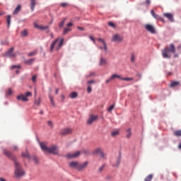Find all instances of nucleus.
I'll list each match as a JSON object with an SVG mask.
<instances>
[{
  "label": "nucleus",
  "instance_id": "1",
  "mask_svg": "<svg viewBox=\"0 0 181 181\" xmlns=\"http://www.w3.org/2000/svg\"><path fill=\"white\" fill-rule=\"evenodd\" d=\"M40 146L43 152H48V153H52V155H59L58 146L52 145L50 147H47L45 143H40Z\"/></svg>",
  "mask_w": 181,
  "mask_h": 181
},
{
  "label": "nucleus",
  "instance_id": "2",
  "mask_svg": "<svg viewBox=\"0 0 181 181\" xmlns=\"http://www.w3.org/2000/svg\"><path fill=\"white\" fill-rule=\"evenodd\" d=\"M14 177H16V179H21V177H23V176L25 175V173L21 163H19V162L17 160H14Z\"/></svg>",
  "mask_w": 181,
  "mask_h": 181
},
{
  "label": "nucleus",
  "instance_id": "3",
  "mask_svg": "<svg viewBox=\"0 0 181 181\" xmlns=\"http://www.w3.org/2000/svg\"><path fill=\"white\" fill-rule=\"evenodd\" d=\"M170 53H176V49L173 44H170L169 47H166L162 50V56L164 59H170Z\"/></svg>",
  "mask_w": 181,
  "mask_h": 181
},
{
  "label": "nucleus",
  "instance_id": "4",
  "mask_svg": "<svg viewBox=\"0 0 181 181\" xmlns=\"http://www.w3.org/2000/svg\"><path fill=\"white\" fill-rule=\"evenodd\" d=\"M63 43H64V40L63 38H57L52 44L49 48L50 52H53V50H60L62 46H63Z\"/></svg>",
  "mask_w": 181,
  "mask_h": 181
},
{
  "label": "nucleus",
  "instance_id": "5",
  "mask_svg": "<svg viewBox=\"0 0 181 181\" xmlns=\"http://www.w3.org/2000/svg\"><path fill=\"white\" fill-rule=\"evenodd\" d=\"M32 97V92H27L25 95L21 94L17 96V100L19 101L20 100H22L24 103H26V101H28V98Z\"/></svg>",
  "mask_w": 181,
  "mask_h": 181
},
{
  "label": "nucleus",
  "instance_id": "6",
  "mask_svg": "<svg viewBox=\"0 0 181 181\" xmlns=\"http://www.w3.org/2000/svg\"><path fill=\"white\" fill-rule=\"evenodd\" d=\"M81 153V152L80 151H76L75 153H69L66 154V158H68V159H74V158H78Z\"/></svg>",
  "mask_w": 181,
  "mask_h": 181
},
{
  "label": "nucleus",
  "instance_id": "7",
  "mask_svg": "<svg viewBox=\"0 0 181 181\" xmlns=\"http://www.w3.org/2000/svg\"><path fill=\"white\" fill-rule=\"evenodd\" d=\"M145 29L149 32L150 33H156V31L155 30V27H153V25H151V24H146L145 25Z\"/></svg>",
  "mask_w": 181,
  "mask_h": 181
},
{
  "label": "nucleus",
  "instance_id": "8",
  "mask_svg": "<svg viewBox=\"0 0 181 181\" xmlns=\"http://www.w3.org/2000/svg\"><path fill=\"white\" fill-rule=\"evenodd\" d=\"M112 42H122V37L119 34H115L112 37Z\"/></svg>",
  "mask_w": 181,
  "mask_h": 181
},
{
  "label": "nucleus",
  "instance_id": "9",
  "mask_svg": "<svg viewBox=\"0 0 181 181\" xmlns=\"http://www.w3.org/2000/svg\"><path fill=\"white\" fill-rule=\"evenodd\" d=\"M151 13L154 19H156L157 21H161L162 22H165V20H163V18L159 16V15L156 13V12L153 10L151 11Z\"/></svg>",
  "mask_w": 181,
  "mask_h": 181
},
{
  "label": "nucleus",
  "instance_id": "10",
  "mask_svg": "<svg viewBox=\"0 0 181 181\" xmlns=\"http://www.w3.org/2000/svg\"><path fill=\"white\" fill-rule=\"evenodd\" d=\"M8 57H16V54L13 53V47L10 48L6 53Z\"/></svg>",
  "mask_w": 181,
  "mask_h": 181
},
{
  "label": "nucleus",
  "instance_id": "11",
  "mask_svg": "<svg viewBox=\"0 0 181 181\" xmlns=\"http://www.w3.org/2000/svg\"><path fill=\"white\" fill-rule=\"evenodd\" d=\"M94 153L99 155L100 158H105V154L104 153V152H103V150L101 148H96L94 151Z\"/></svg>",
  "mask_w": 181,
  "mask_h": 181
},
{
  "label": "nucleus",
  "instance_id": "12",
  "mask_svg": "<svg viewBox=\"0 0 181 181\" xmlns=\"http://www.w3.org/2000/svg\"><path fill=\"white\" fill-rule=\"evenodd\" d=\"M88 166V162H84L83 163H78V170H83V169H86Z\"/></svg>",
  "mask_w": 181,
  "mask_h": 181
},
{
  "label": "nucleus",
  "instance_id": "13",
  "mask_svg": "<svg viewBox=\"0 0 181 181\" xmlns=\"http://www.w3.org/2000/svg\"><path fill=\"white\" fill-rule=\"evenodd\" d=\"M163 16H165V18H168V21H170V22H174L175 20L173 19V14L170 13H163Z\"/></svg>",
  "mask_w": 181,
  "mask_h": 181
},
{
  "label": "nucleus",
  "instance_id": "14",
  "mask_svg": "<svg viewBox=\"0 0 181 181\" xmlns=\"http://www.w3.org/2000/svg\"><path fill=\"white\" fill-rule=\"evenodd\" d=\"M98 118L97 115H90L89 119H88V124L90 125L94 122V121H96V119Z\"/></svg>",
  "mask_w": 181,
  "mask_h": 181
},
{
  "label": "nucleus",
  "instance_id": "15",
  "mask_svg": "<svg viewBox=\"0 0 181 181\" xmlns=\"http://www.w3.org/2000/svg\"><path fill=\"white\" fill-rule=\"evenodd\" d=\"M70 168H74L75 169H78V162L72 161L69 163Z\"/></svg>",
  "mask_w": 181,
  "mask_h": 181
},
{
  "label": "nucleus",
  "instance_id": "16",
  "mask_svg": "<svg viewBox=\"0 0 181 181\" xmlns=\"http://www.w3.org/2000/svg\"><path fill=\"white\" fill-rule=\"evenodd\" d=\"M71 129H63L61 131L62 135H69V134H71Z\"/></svg>",
  "mask_w": 181,
  "mask_h": 181
},
{
  "label": "nucleus",
  "instance_id": "17",
  "mask_svg": "<svg viewBox=\"0 0 181 181\" xmlns=\"http://www.w3.org/2000/svg\"><path fill=\"white\" fill-rule=\"evenodd\" d=\"M98 42H100V43H102V45H103V49L105 52H107V43H105V41H104L103 38H98Z\"/></svg>",
  "mask_w": 181,
  "mask_h": 181
},
{
  "label": "nucleus",
  "instance_id": "18",
  "mask_svg": "<svg viewBox=\"0 0 181 181\" xmlns=\"http://www.w3.org/2000/svg\"><path fill=\"white\" fill-rule=\"evenodd\" d=\"M21 156L23 158H26L27 159L30 160V155H29V151H25V152H23L22 154H21Z\"/></svg>",
  "mask_w": 181,
  "mask_h": 181
},
{
  "label": "nucleus",
  "instance_id": "19",
  "mask_svg": "<svg viewBox=\"0 0 181 181\" xmlns=\"http://www.w3.org/2000/svg\"><path fill=\"white\" fill-rule=\"evenodd\" d=\"M35 6H36V0H30V8L32 12L35 11Z\"/></svg>",
  "mask_w": 181,
  "mask_h": 181
},
{
  "label": "nucleus",
  "instance_id": "20",
  "mask_svg": "<svg viewBox=\"0 0 181 181\" xmlns=\"http://www.w3.org/2000/svg\"><path fill=\"white\" fill-rule=\"evenodd\" d=\"M107 64V59L101 57L99 62V66H105Z\"/></svg>",
  "mask_w": 181,
  "mask_h": 181
},
{
  "label": "nucleus",
  "instance_id": "21",
  "mask_svg": "<svg viewBox=\"0 0 181 181\" xmlns=\"http://www.w3.org/2000/svg\"><path fill=\"white\" fill-rule=\"evenodd\" d=\"M126 132H127V138L129 139L131 138V135H132V132L131 128H128L127 129H126Z\"/></svg>",
  "mask_w": 181,
  "mask_h": 181
},
{
  "label": "nucleus",
  "instance_id": "22",
  "mask_svg": "<svg viewBox=\"0 0 181 181\" xmlns=\"http://www.w3.org/2000/svg\"><path fill=\"white\" fill-rule=\"evenodd\" d=\"M115 78H119L120 80H122V77L117 74H112L110 77V80H115Z\"/></svg>",
  "mask_w": 181,
  "mask_h": 181
},
{
  "label": "nucleus",
  "instance_id": "23",
  "mask_svg": "<svg viewBox=\"0 0 181 181\" xmlns=\"http://www.w3.org/2000/svg\"><path fill=\"white\" fill-rule=\"evenodd\" d=\"M4 155H6V156H7L8 158H12V153H11L8 150H4Z\"/></svg>",
  "mask_w": 181,
  "mask_h": 181
},
{
  "label": "nucleus",
  "instance_id": "24",
  "mask_svg": "<svg viewBox=\"0 0 181 181\" xmlns=\"http://www.w3.org/2000/svg\"><path fill=\"white\" fill-rule=\"evenodd\" d=\"M179 84H180L179 83V81H173L170 85V87H171L172 88H173V87H177V86H179Z\"/></svg>",
  "mask_w": 181,
  "mask_h": 181
},
{
  "label": "nucleus",
  "instance_id": "25",
  "mask_svg": "<svg viewBox=\"0 0 181 181\" xmlns=\"http://www.w3.org/2000/svg\"><path fill=\"white\" fill-rule=\"evenodd\" d=\"M11 15L6 16L7 27L9 28L11 26Z\"/></svg>",
  "mask_w": 181,
  "mask_h": 181
},
{
  "label": "nucleus",
  "instance_id": "26",
  "mask_svg": "<svg viewBox=\"0 0 181 181\" xmlns=\"http://www.w3.org/2000/svg\"><path fill=\"white\" fill-rule=\"evenodd\" d=\"M21 12V5H18L13 11V15H18V13Z\"/></svg>",
  "mask_w": 181,
  "mask_h": 181
},
{
  "label": "nucleus",
  "instance_id": "27",
  "mask_svg": "<svg viewBox=\"0 0 181 181\" xmlns=\"http://www.w3.org/2000/svg\"><path fill=\"white\" fill-rule=\"evenodd\" d=\"M112 136H117V135H119V130H114L112 132Z\"/></svg>",
  "mask_w": 181,
  "mask_h": 181
},
{
  "label": "nucleus",
  "instance_id": "28",
  "mask_svg": "<svg viewBox=\"0 0 181 181\" xmlns=\"http://www.w3.org/2000/svg\"><path fill=\"white\" fill-rule=\"evenodd\" d=\"M121 163V158H119L115 164L113 165V166H115V168H118L119 166V164Z\"/></svg>",
  "mask_w": 181,
  "mask_h": 181
},
{
  "label": "nucleus",
  "instance_id": "29",
  "mask_svg": "<svg viewBox=\"0 0 181 181\" xmlns=\"http://www.w3.org/2000/svg\"><path fill=\"white\" fill-rule=\"evenodd\" d=\"M173 134L175 136H181V129L175 131Z\"/></svg>",
  "mask_w": 181,
  "mask_h": 181
},
{
  "label": "nucleus",
  "instance_id": "30",
  "mask_svg": "<svg viewBox=\"0 0 181 181\" xmlns=\"http://www.w3.org/2000/svg\"><path fill=\"white\" fill-rule=\"evenodd\" d=\"M153 177V175L152 174H150L144 179V181H151Z\"/></svg>",
  "mask_w": 181,
  "mask_h": 181
},
{
  "label": "nucleus",
  "instance_id": "31",
  "mask_svg": "<svg viewBox=\"0 0 181 181\" xmlns=\"http://www.w3.org/2000/svg\"><path fill=\"white\" fill-rule=\"evenodd\" d=\"M21 35L23 37H25V36H28V30H23V31H21Z\"/></svg>",
  "mask_w": 181,
  "mask_h": 181
},
{
  "label": "nucleus",
  "instance_id": "32",
  "mask_svg": "<svg viewBox=\"0 0 181 181\" xmlns=\"http://www.w3.org/2000/svg\"><path fill=\"white\" fill-rule=\"evenodd\" d=\"M70 98H77V93L72 92L69 95Z\"/></svg>",
  "mask_w": 181,
  "mask_h": 181
},
{
  "label": "nucleus",
  "instance_id": "33",
  "mask_svg": "<svg viewBox=\"0 0 181 181\" xmlns=\"http://www.w3.org/2000/svg\"><path fill=\"white\" fill-rule=\"evenodd\" d=\"M71 30V28H66L64 29L63 35H67L69 32Z\"/></svg>",
  "mask_w": 181,
  "mask_h": 181
},
{
  "label": "nucleus",
  "instance_id": "34",
  "mask_svg": "<svg viewBox=\"0 0 181 181\" xmlns=\"http://www.w3.org/2000/svg\"><path fill=\"white\" fill-rule=\"evenodd\" d=\"M66 21H67V18H64L62 21L59 23V28H62L64 26V23H66Z\"/></svg>",
  "mask_w": 181,
  "mask_h": 181
},
{
  "label": "nucleus",
  "instance_id": "35",
  "mask_svg": "<svg viewBox=\"0 0 181 181\" xmlns=\"http://www.w3.org/2000/svg\"><path fill=\"white\" fill-rule=\"evenodd\" d=\"M49 98L50 100L51 105H53V107H54L55 104H54V100H53L52 96L49 95Z\"/></svg>",
  "mask_w": 181,
  "mask_h": 181
},
{
  "label": "nucleus",
  "instance_id": "36",
  "mask_svg": "<svg viewBox=\"0 0 181 181\" xmlns=\"http://www.w3.org/2000/svg\"><path fill=\"white\" fill-rule=\"evenodd\" d=\"M122 80L124 81H134V78H122Z\"/></svg>",
  "mask_w": 181,
  "mask_h": 181
},
{
  "label": "nucleus",
  "instance_id": "37",
  "mask_svg": "<svg viewBox=\"0 0 181 181\" xmlns=\"http://www.w3.org/2000/svg\"><path fill=\"white\" fill-rule=\"evenodd\" d=\"M130 61L132 62V63H134L135 62V54L132 53L131 54Z\"/></svg>",
  "mask_w": 181,
  "mask_h": 181
},
{
  "label": "nucleus",
  "instance_id": "38",
  "mask_svg": "<svg viewBox=\"0 0 181 181\" xmlns=\"http://www.w3.org/2000/svg\"><path fill=\"white\" fill-rule=\"evenodd\" d=\"M35 62V59H30L29 60L25 61L26 64H32Z\"/></svg>",
  "mask_w": 181,
  "mask_h": 181
},
{
  "label": "nucleus",
  "instance_id": "39",
  "mask_svg": "<svg viewBox=\"0 0 181 181\" xmlns=\"http://www.w3.org/2000/svg\"><path fill=\"white\" fill-rule=\"evenodd\" d=\"M13 91L12 90V89L9 88L7 90V92H6V95H12Z\"/></svg>",
  "mask_w": 181,
  "mask_h": 181
},
{
  "label": "nucleus",
  "instance_id": "40",
  "mask_svg": "<svg viewBox=\"0 0 181 181\" xmlns=\"http://www.w3.org/2000/svg\"><path fill=\"white\" fill-rule=\"evenodd\" d=\"M115 107V105H110L108 108H107V111L108 112H111L112 110H114V107Z\"/></svg>",
  "mask_w": 181,
  "mask_h": 181
},
{
  "label": "nucleus",
  "instance_id": "41",
  "mask_svg": "<svg viewBox=\"0 0 181 181\" xmlns=\"http://www.w3.org/2000/svg\"><path fill=\"white\" fill-rule=\"evenodd\" d=\"M40 103H42V100L38 98L37 100L35 101V105H40Z\"/></svg>",
  "mask_w": 181,
  "mask_h": 181
},
{
  "label": "nucleus",
  "instance_id": "42",
  "mask_svg": "<svg viewBox=\"0 0 181 181\" xmlns=\"http://www.w3.org/2000/svg\"><path fill=\"white\" fill-rule=\"evenodd\" d=\"M108 25L110 26V28H113L114 29H115V24H114V23L110 21L108 22Z\"/></svg>",
  "mask_w": 181,
  "mask_h": 181
},
{
  "label": "nucleus",
  "instance_id": "43",
  "mask_svg": "<svg viewBox=\"0 0 181 181\" xmlns=\"http://www.w3.org/2000/svg\"><path fill=\"white\" fill-rule=\"evenodd\" d=\"M37 52L36 51H34V52H30L28 56V57H30L32 56H35V54H36Z\"/></svg>",
  "mask_w": 181,
  "mask_h": 181
},
{
  "label": "nucleus",
  "instance_id": "44",
  "mask_svg": "<svg viewBox=\"0 0 181 181\" xmlns=\"http://www.w3.org/2000/svg\"><path fill=\"white\" fill-rule=\"evenodd\" d=\"M105 168V164H103L102 166H100L98 169L99 172H103L104 169Z\"/></svg>",
  "mask_w": 181,
  "mask_h": 181
},
{
  "label": "nucleus",
  "instance_id": "45",
  "mask_svg": "<svg viewBox=\"0 0 181 181\" xmlns=\"http://www.w3.org/2000/svg\"><path fill=\"white\" fill-rule=\"evenodd\" d=\"M49 28L48 25H46V26H40V30H46L47 28Z\"/></svg>",
  "mask_w": 181,
  "mask_h": 181
},
{
  "label": "nucleus",
  "instance_id": "46",
  "mask_svg": "<svg viewBox=\"0 0 181 181\" xmlns=\"http://www.w3.org/2000/svg\"><path fill=\"white\" fill-rule=\"evenodd\" d=\"M47 126L50 127V128H53V122L50 120L47 122Z\"/></svg>",
  "mask_w": 181,
  "mask_h": 181
},
{
  "label": "nucleus",
  "instance_id": "47",
  "mask_svg": "<svg viewBox=\"0 0 181 181\" xmlns=\"http://www.w3.org/2000/svg\"><path fill=\"white\" fill-rule=\"evenodd\" d=\"M87 91L89 94L93 91V89L91 88V86L90 85L88 86Z\"/></svg>",
  "mask_w": 181,
  "mask_h": 181
},
{
  "label": "nucleus",
  "instance_id": "48",
  "mask_svg": "<svg viewBox=\"0 0 181 181\" xmlns=\"http://www.w3.org/2000/svg\"><path fill=\"white\" fill-rule=\"evenodd\" d=\"M33 159L35 163H39V158H37V157L34 156V157L33 158Z\"/></svg>",
  "mask_w": 181,
  "mask_h": 181
},
{
  "label": "nucleus",
  "instance_id": "49",
  "mask_svg": "<svg viewBox=\"0 0 181 181\" xmlns=\"http://www.w3.org/2000/svg\"><path fill=\"white\" fill-rule=\"evenodd\" d=\"M11 69H21V66L20 65H13L11 66Z\"/></svg>",
  "mask_w": 181,
  "mask_h": 181
},
{
  "label": "nucleus",
  "instance_id": "50",
  "mask_svg": "<svg viewBox=\"0 0 181 181\" xmlns=\"http://www.w3.org/2000/svg\"><path fill=\"white\" fill-rule=\"evenodd\" d=\"M94 83H95V81H94V80H91V81H88L87 82V84H88V86H90V84H94Z\"/></svg>",
  "mask_w": 181,
  "mask_h": 181
},
{
  "label": "nucleus",
  "instance_id": "51",
  "mask_svg": "<svg viewBox=\"0 0 181 181\" xmlns=\"http://www.w3.org/2000/svg\"><path fill=\"white\" fill-rule=\"evenodd\" d=\"M32 81H33V83H36V76L35 75L33 76Z\"/></svg>",
  "mask_w": 181,
  "mask_h": 181
},
{
  "label": "nucleus",
  "instance_id": "52",
  "mask_svg": "<svg viewBox=\"0 0 181 181\" xmlns=\"http://www.w3.org/2000/svg\"><path fill=\"white\" fill-rule=\"evenodd\" d=\"M67 3H62L61 4V6L62 7V8H66V6H67Z\"/></svg>",
  "mask_w": 181,
  "mask_h": 181
},
{
  "label": "nucleus",
  "instance_id": "53",
  "mask_svg": "<svg viewBox=\"0 0 181 181\" xmlns=\"http://www.w3.org/2000/svg\"><path fill=\"white\" fill-rule=\"evenodd\" d=\"M90 40L93 41V43H95V39H94V37H93V36H90Z\"/></svg>",
  "mask_w": 181,
  "mask_h": 181
},
{
  "label": "nucleus",
  "instance_id": "54",
  "mask_svg": "<svg viewBox=\"0 0 181 181\" xmlns=\"http://www.w3.org/2000/svg\"><path fill=\"white\" fill-rule=\"evenodd\" d=\"M35 28H37V29H40V25H37V23L34 24Z\"/></svg>",
  "mask_w": 181,
  "mask_h": 181
},
{
  "label": "nucleus",
  "instance_id": "55",
  "mask_svg": "<svg viewBox=\"0 0 181 181\" xmlns=\"http://www.w3.org/2000/svg\"><path fill=\"white\" fill-rule=\"evenodd\" d=\"M13 151H18V146H13Z\"/></svg>",
  "mask_w": 181,
  "mask_h": 181
},
{
  "label": "nucleus",
  "instance_id": "56",
  "mask_svg": "<svg viewBox=\"0 0 181 181\" xmlns=\"http://www.w3.org/2000/svg\"><path fill=\"white\" fill-rule=\"evenodd\" d=\"M112 81V79H111V78L106 80V81H105L106 84H108V83H110V81Z\"/></svg>",
  "mask_w": 181,
  "mask_h": 181
},
{
  "label": "nucleus",
  "instance_id": "57",
  "mask_svg": "<svg viewBox=\"0 0 181 181\" xmlns=\"http://www.w3.org/2000/svg\"><path fill=\"white\" fill-rule=\"evenodd\" d=\"M146 5H150L151 4V0H146Z\"/></svg>",
  "mask_w": 181,
  "mask_h": 181
},
{
  "label": "nucleus",
  "instance_id": "58",
  "mask_svg": "<svg viewBox=\"0 0 181 181\" xmlns=\"http://www.w3.org/2000/svg\"><path fill=\"white\" fill-rule=\"evenodd\" d=\"M66 26H68V28H70V26H73V23H69L68 24H66Z\"/></svg>",
  "mask_w": 181,
  "mask_h": 181
},
{
  "label": "nucleus",
  "instance_id": "59",
  "mask_svg": "<svg viewBox=\"0 0 181 181\" xmlns=\"http://www.w3.org/2000/svg\"><path fill=\"white\" fill-rule=\"evenodd\" d=\"M78 30H84V28L83 27H78Z\"/></svg>",
  "mask_w": 181,
  "mask_h": 181
},
{
  "label": "nucleus",
  "instance_id": "60",
  "mask_svg": "<svg viewBox=\"0 0 181 181\" xmlns=\"http://www.w3.org/2000/svg\"><path fill=\"white\" fill-rule=\"evenodd\" d=\"M0 181H6V180H5V178L0 177Z\"/></svg>",
  "mask_w": 181,
  "mask_h": 181
},
{
  "label": "nucleus",
  "instance_id": "61",
  "mask_svg": "<svg viewBox=\"0 0 181 181\" xmlns=\"http://www.w3.org/2000/svg\"><path fill=\"white\" fill-rule=\"evenodd\" d=\"M55 94H59V89H56Z\"/></svg>",
  "mask_w": 181,
  "mask_h": 181
},
{
  "label": "nucleus",
  "instance_id": "62",
  "mask_svg": "<svg viewBox=\"0 0 181 181\" xmlns=\"http://www.w3.org/2000/svg\"><path fill=\"white\" fill-rule=\"evenodd\" d=\"M2 15H5L4 12H0V16H2Z\"/></svg>",
  "mask_w": 181,
  "mask_h": 181
},
{
  "label": "nucleus",
  "instance_id": "63",
  "mask_svg": "<svg viewBox=\"0 0 181 181\" xmlns=\"http://www.w3.org/2000/svg\"><path fill=\"white\" fill-rule=\"evenodd\" d=\"M178 148H179V149H181V143L179 144Z\"/></svg>",
  "mask_w": 181,
  "mask_h": 181
},
{
  "label": "nucleus",
  "instance_id": "64",
  "mask_svg": "<svg viewBox=\"0 0 181 181\" xmlns=\"http://www.w3.org/2000/svg\"><path fill=\"white\" fill-rule=\"evenodd\" d=\"M50 36H51L52 39H53V37H53V33H51V34H50Z\"/></svg>",
  "mask_w": 181,
  "mask_h": 181
}]
</instances>
